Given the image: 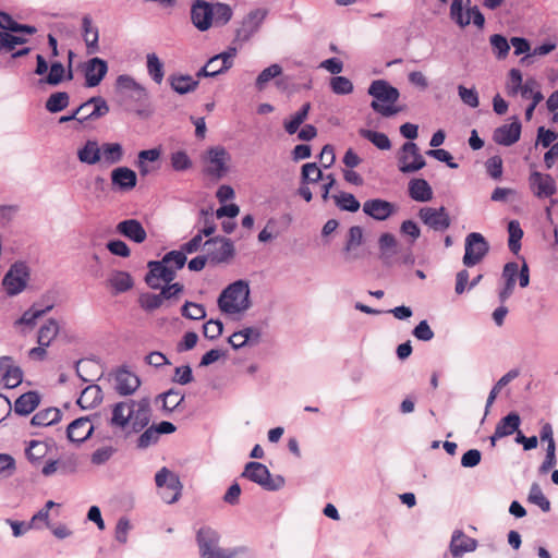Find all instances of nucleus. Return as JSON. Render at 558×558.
I'll use <instances>...</instances> for the list:
<instances>
[{
    "mask_svg": "<svg viewBox=\"0 0 558 558\" xmlns=\"http://www.w3.org/2000/svg\"><path fill=\"white\" fill-rule=\"evenodd\" d=\"M220 532L209 525L201 526L195 533L199 558H256L246 546L225 547Z\"/></svg>",
    "mask_w": 558,
    "mask_h": 558,
    "instance_id": "1",
    "label": "nucleus"
},
{
    "mask_svg": "<svg viewBox=\"0 0 558 558\" xmlns=\"http://www.w3.org/2000/svg\"><path fill=\"white\" fill-rule=\"evenodd\" d=\"M250 284L240 279L230 283L218 298V306L226 314H240L247 311L252 303L250 300Z\"/></svg>",
    "mask_w": 558,
    "mask_h": 558,
    "instance_id": "2",
    "label": "nucleus"
},
{
    "mask_svg": "<svg viewBox=\"0 0 558 558\" xmlns=\"http://www.w3.org/2000/svg\"><path fill=\"white\" fill-rule=\"evenodd\" d=\"M368 94L374 98L371 102L372 109L383 117H392L400 109L395 106L400 97L398 88L385 80L373 81L368 87Z\"/></svg>",
    "mask_w": 558,
    "mask_h": 558,
    "instance_id": "3",
    "label": "nucleus"
},
{
    "mask_svg": "<svg viewBox=\"0 0 558 558\" xmlns=\"http://www.w3.org/2000/svg\"><path fill=\"white\" fill-rule=\"evenodd\" d=\"M241 477L246 478L263 489L276 492L284 486V477L281 475L272 476L268 468L260 462H247L244 466Z\"/></svg>",
    "mask_w": 558,
    "mask_h": 558,
    "instance_id": "4",
    "label": "nucleus"
},
{
    "mask_svg": "<svg viewBox=\"0 0 558 558\" xmlns=\"http://www.w3.org/2000/svg\"><path fill=\"white\" fill-rule=\"evenodd\" d=\"M109 112L107 101L100 96H94L80 105L71 114L59 118V123L63 124L70 121L84 123L86 121H95L105 117Z\"/></svg>",
    "mask_w": 558,
    "mask_h": 558,
    "instance_id": "5",
    "label": "nucleus"
},
{
    "mask_svg": "<svg viewBox=\"0 0 558 558\" xmlns=\"http://www.w3.org/2000/svg\"><path fill=\"white\" fill-rule=\"evenodd\" d=\"M471 0H452L450 5V19L461 28L468 26L471 22L478 27L483 28L485 24V17L480 9L469 7Z\"/></svg>",
    "mask_w": 558,
    "mask_h": 558,
    "instance_id": "6",
    "label": "nucleus"
},
{
    "mask_svg": "<svg viewBox=\"0 0 558 558\" xmlns=\"http://www.w3.org/2000/svg\"><path fill=\"white\" fill-rule=\"evenodd\" d=\"M155 483L161 489L160 497L165 502L171 505L180 499L182 483L179 476L168 468L163 466L156 473Z\"/></svg>",
    "mask_w": 558,
    "mask_h": 558,
    "instance_id": "7",
    "label": "nucleus"
},
{
    "mask_svg": "<svg viewBox=\"0 0 558 558\" xmlns=\"http://www.w3.org/2000/svg\"><path fill=\"white\" fill-rule=\"evenodd\" d=\"M489 252V243L478 232H471L465 238L463 264L473 267L481 263Z\"/></svg>",
    "mask_w": 558,
    "mask_h": 558,
    "instance_id": "8",
    "label": "nucleus"
},
{
    "mask_svg": "<svg viewBox=\"0 0 558 558\" xmlns=\"http://www.w3.org/2000/svg\"><path fill=\"white\" fill-rule=\"evenodd\" d=\"M28 278L29 270L25 263L13 264L2 280L7 294L14 296L21 293L26 288Z\"/></svg>",
    "mask_w": 558,
    "mask_h": 558,
    "instance_id": "9",
    "label": "nucleus"
},
{
    "mask_svg": "<svg viewBox=\"0 0 558 558\" xmlns=\"http://www.w3.org/2000/svg\"><path fill=\"white\" fill-rule=\"evenodd\" d=\"M425 165L426 161L414 142H407L402 145L398 157V168L402 173L416 172Z\"/></svg>",
    "mask_w": 558,
    "mask_h": 558,
    "instance_id": "10",
    "label": "nucleus"
},
{
    "mask_svg": "<svg viewBox=\"0 0 558 558\" xmlns=\"http://www.w3.org/2000/svg\"><path fill=\"white\" fill-rule=\"evenodd\" d=\"M205 255L209 263L217 265L228 262L234 255V245L230 239L214 238L204 243Z\"/></svg>",
    "mask_w": 558,
    "mask_h": 558,
    "instance_id": "11",
    "label": "nucleus"
},
{
    "mask_svg": "<svg viewBox=\"0 0 558 558\" xmlns=\"http://www.w3.org/2000/svg\"><path fill=\"white\" fill-rule=\"evenodd\" d=\"M147 267L148 272L145 276V282L151 289L157 290L161 288V282L170 283L175 278L174 269L163 263L162 258L148 262Z\"/></svg>",
    "mask_w": 558,
    "mask_h": 558,
    "instance_id": "12",
    "label": "nucleus"
},
{
    "mask_svg": "<svg viewBox=\"0 0 558 558\" xmlns=\"http://www.w3.org/2000/svg\"><path fill=\"white\" fill-rule=\"evenodd\" d=\"M266 9H255L250 11L242 20L240 27L235 31V41L245 43L258 32L267 16Z\"/></svg>",
    "mask_w": 558,
    "mask_h": 558,
    "instance_id": "13",
    "label": "nucleus"
},
{
    "mask_svg": "<svg viewBox=\"0 0 558 558\" xmlns=\"http://www.w3.org/2000/svg\"><path fill=\"white\" fill-rule=\"evenodd\" d=\"M418 217L424 225L434 231H446L451 223L450 217L442 206L439 208L423 207L418 211Z\"/></svg>",
    "mask_w": 558,
    "mask_h": 558,
    "instance_id": "14",
    "label": "nucleus"
},
{
    "mask_svg": "<svg viewBox=\"0 0 558 558\" xmlns=\"http://www.w3.org/2000/svg\"><path fill=\"white\" fill-rule=\"evenodd\" d=\"M230 159L228 151L221 147H211L207 151L208 166L205 169L206 174L215 179H221L228 171L227 162Z\"/></svg>",
    "mask_w": 558,
    "mask_h": 558,
    "instance_id": "15",
    "label": "nucleus"
},
{
    "mask_svg": "<svg viewBox=\"0 0 558 558\" xmlns=\"http://www.w3.org/2000/svg\"><path fill=\"white\" fill-rule=\"evenodd\" d=\"M529 185L537 198L551 197L557 192V184L555 179L548 173L538 171L531 172L529 177Z\"/></svg>",
    "mask_w": 558,
    "mask_h": 558,
    "instance_id": "16",
    "label": "nucleus"
},
{
    "mask_svg": "<svg viewBox=\"0 0 558 558\" xmlns=\"http://www.w3.org/2000/svg\"><path fill=\"white\" fill-rule=\"evenodd\" d=\"M214 20L211 12V3L205 0H195L191 5V21L193 25L201 32L210 28Z\"/></svg>",
    "mask_w": 558,
    "mask_h": 558,
    "instance_id": "17",
    "label": "nucleus"
},
{
    "mask_svg": "<svg viewBox=\"0 0 558 558\" xmlns=\"http://www.w3.org/2000/svg\"><path fill=\"white\" fill-rule=\"evenodd\" d=\"M111 187L116 192H130L137 184V174L128 167L114 168L110 173Z\"/></svg>",
    "mask_w": 558,
    "mask_h": 558,
    "instance_id": "18",
    "label": "nucleus"
},
{
    "mask_svg": "<svg viewBox=\"0 0 558 558\" xmlns=\"http://www.w3.org/2000/svg\"><path fill=\"white\" fill-rule=\"evenodd\" d=\"M108 72V63L98 57L89 59L83 65L86 87H96L100 84Z\"/></svg>",
    "mask_w": 558,
    "mask_h": 558,
    "instance_id": "19",
    "label": "nucleus"
},
{
    "mask_svg": "<svg viewBox=\"0 0 558 558\" xmlns=\"http://www.w3.org/2000/svg\"><path fill=\"white\" fill-rule=\"evenodd\" d=\"M521 122L517 117L511 123L502 124L494 131L493 140L498 145L511 146L520 140Z\"/></svg>",
    "mask_w": 558,
    "mask_h": 558,
    "instance_id": "20",
    "label": "nucleus"
},
{
    "mask_svg": "<svg viewBox=\"0 0 558 558\" xmlns=\"http://www.w3.org/2000/svg\"><path fill=\"white\" fill-rule=\"evenodd\" d=\"M150 401L148 398H143L138 401L132 400V417L130 423L133 432L137 433L144 429L150 421Z\"/></svg>",
    "mask_w": 558,
    "mask_h": 558,
    "instance_id": "21",
    "label": "nucleus"
},
{
    "mask_svg": "<svg viewBox=\"0 0 558 558\" xmlns=\"http://www.w3.org/2000/svg\"><path fill=\"white\" fill-rule=\"evenodd\" d=\"M363 211L365 215L372 217L375 220L384 221L387 220L396 211V207L388 201L381 198H372L364 202Z\"/></svg>",
    "mask_w": 558,
    "mask_h": 558,
    "instance_id": "22",
    "label": "nucleus"
},
{
    "mask_svg": "<svg viewBox=\"0 0 558 558\" xmlns=\"http://www.w3.org/2000/svg\"><path fill=\"white\" fill-rule=\"evenodd\" d=\"M114 379L116 390L120 396L133 395L141 385L138 376L125 368L117 371Z\"/></svg>",
    "mask_w": 558,
    "mask_h": 558,
    "instance_id": "23",
    "label": "nucleus"
},
{
    "mask_svg": "<svg viewBox=\"0 0 558 558\" xmlns=\"http://www.w3.org/2000/svg\"><path fill=\"white\" fill-rule=\"evenodd\" d=\"M116 230L119 234L138 244L147 238L146 230L137 219L122 220L117 225Z\"/></svg>",
    "mask_w": 558,
    "mask_h": 558,
    "instance_id": "24",
    "label": "nucleus"
},
{
    "mask_svg": "<svg viewBox=\"0 0 558 558\" xmlns=\"http://www.w3.org/2000/svg\"><path fill=\"white\" fill-rule=\"evenodd\" d=\"M477 541L466 536L462 531H454L450 542V553L453 558H460L465 553L474 551Z\"/></svg>",
    "mask_w": 558,
    "mask_h": 558,
    "instance_id": "25",
    "label": "nucleus"
},
{
    "mask_svg": "<svg viewBox=\"0 0 558 558\" xmlns=\"http://www.w3.org/2000/svg\"><path fill=\"white\" fill-rule=\"evenodd\" d=\"M94 425L87 417L74 420L66 429V435L72 442H83L92 435Z\"/></svg>",
    "mask_w": 558,
    "mask_h": 558,
    "instance_id": "26",
    "label": "nucleus"
},
{
    "mask_svg": "<svg viewBox=\"0 0 558 558\" xmlns=\"http://www.w3.org/2000/svg\"><path fill=\"white\" fill-rule=\"evenodd\" d=\"M168 83L171 89L179 95L193 93L199 85V81L191 75L177 73L169 75Z\"/></svg>",
    "mask_w": 558,
    "mask_h": 558,
    "instance_id": "27",
    "label": "nucleus"
},
{
    "mask_svg": "<svg viewBox=\"0 0 558 558\" xmlns=\"http://www.w3.org/2000/svg\"><path fill=\"white\" fill-rule=\"evenodd\" d=\"M40 403V395L35 391L31 390L23 395H21L14 402V412L17 415L26 416L29 415L32 412L35 411V409Z\"/></svg>",
    "mask_w": 558,
    "mask_h": 558,
    "instance_id": "28",
    "label": "nucleus"
},
{
    "mask_svg": "<svg viewBox=\"0 0 558 558\" xmlns=\"http://www.w3.org/2000/svg\"><path fill=\"white\" fill-rule=\"evenodd\" d=\"M82 31L88 53H96L99 50V31L98 27L93 24V20L89 15L83 16Z\"/></svg>",
    "mask_w": 558,
    "mask_h": 558,
    "instance_id": "29",
    "label": "nucleus"
},
{
    "mask_svg": "<svg viewBox=\"0 0 558 558\" xmlns=\"http://www.w3.org/2000/svg\"><path fill=\"white\" fill-rule=\"evenodd\" d=\"M77 159L88 166L101 162L99 143L96 140H87L85 144L77 149Z\"/></svg>",
    "mask_w": 558,
    "mask_h": 558,
    "instance_id": "30",
    "label": "nucleus"
},
{
    "mask_svg": "<svg viewBox=\"0 0 558 558\" xmlns=\"http://www.w3.org/2000/svg\"><path fill=\"white\" fill-rule=\"evenodd\" d=\"M409 195L416 202H428L433 198V190L424 179H412L409 182Z\"/></svg>",
    "mask_w": 558,
    "mask_h": 558,
    "instance_id": "31",
    "label": "nucleus"
},
{
    "mask_svg": "<svg viewBox=\"0 0 558 558\" xmlns=\"http://www.w3.org/2000/svg\"><path fill=\"white\" fill-rule=\"evenodd\" d=\"M124 150L120 143H104L100 145V159L104 165L112 166L123 159Z\"/></svg>",
    "mask_w": 558,
    "mask_h": 558,
    "instance_id": "32",
    "label": "nucleus"
},
{
    "mask_svg": "<svg viewBox=\"0 0 558 558\" xmlns=\"http://www.w3.org/2000/svg\"><path fill=\"white\" fill-rule=\"evenodd\" d=\"M132 400L118 402L112 409L111 425L125 428L132 417Z\"/></svg>",
    "mask_w": 558,
    "mask_h": 558,
    "instance_id": "33",
    "label": "nucleus"
},
{
    "mask_svg": "<svg viewBox=\"0 0 558 558\" xmlns=\"http://www.w3.org/2000/svg\"><path fill=\"white\" fill-rule=\"evenodd\" d=\"M102 401V391L98 385L87 386L77 399V404L82 409H92Z\"/></svg>",
    "mask_w": 558,
    "mask_h": 558,
    "instance_id": "34",
    "label": "nucleus"
},
{
    "mask_svg": "<svg viewBox=\"0 0 558 558\" xmlns=\"http://www.w3.org/2000/svg\"><path fill=\"white\" fill-rule=\"evenodd\" d=\"M521 424V418L518 413L510 412L508 415L502 417L496 425V436L506 437L518 432Z\"/></svg>",
    "mask_w": 558,
    "mask_h": 558,
    "instance_id": "35",
    "label": "nucleus"
},
{
    "mask_svg": "<svg viewBox=\"0 0 558 558\" xmlns=\"http://www.w3.org/2000/svg\"><path fill=\"white\" fill-rule=\"evenodd\" d=\"M62 417V413L57 408H48L41 411H38L32 417V425L34 426H49L58 423Z\"/></svg>",
    "mask_w": 558,
    "mask_h": 558,
    "instance_id": "36",
    "label": "nucleus"
},
{
    "mask_svg": "<svg viewBox=\"0 0 558 558\" xmlns=\"http://www.w3.org/2000/svg\"><path fill=\"white\" fill-rule=\"evenodd\" d=\"M108 281L117 294L129 291L134 284L131 275L121 270L113 271Z\"/></svg>",
    "mask_w": 558,
    "mask_h": 558,
    "instance_id": "37",
    "label": "nucleus"
},
{
    "mask_svg": "<svg viewBox=\"0 0 558 558\" xmlns=\"http://www.w3.org/2000/svg\"><path fill=\"white\" fill-rule=\"evenodd\" d=\"M519 376V372L517 369H511L509 371L507 374H505L497 383L496 385L492 388L489 395H488V398L486 400V405H485V415L486 416L489 412V409L490 407L493 405V403L495 402L496 398H497V395L499 393V391L505 387L507 386L511 380H513L514 378H517ZM485 417H483L482 422H484Z\"/></svg>",
    "mask_w": 558,
    "mask_h": 558,
    "instance_id": "38",
    "label": "nucleus"
},
{
    "mask_svg": "<svg viewBox=\"0 0 558 558\" xmlns=\"http://www.w3.org/2000/svg\"><path fill=\"white\" fill-rule=\"evenodd\" d=\"M363 229L360 226H353L349 229L348 239L344 245V252L348 254L349 260H354L357 255L352 252L362 244Z\"/></svg>",
    "mask_w": 558,
    "mask_h": 558,
    "instance_id": "39",
    "label": "nucleus"
},
{
    "mask_svg": "<svg viewBox=\"0 0 558 558\" xmlns=\"http://www.w3.org/2000/svg\"><path fill=\"white\" fill-rule=\"evenodd\" d=\"M157 399L161 400L162 410L170 413L177 410L184 401V395L179 390L171 388L168 391L160 393Z\"/></svg>",
    "mask_w": 558,
    "mask_h": 558,
    "instance_id": "40",
    "label": "nucleus"
},
{
    "mask_svg": "<svg viewBox=\"0 0 558 558\" xmlns=\"http://www.w3.org/2000/svg\"><path fill=\"white\" fill-rule=\"evenodd\" d=\"M64 80H65V66L61 62L54 61L50 64L47 75L39 80V84L58 86Z\"/></svg>",
    "mask_w": 558,
    "mask_h": 558,
    "instance_id": "41",
    "label": "nucleus"
},
{
    "mask_svg": "<svg viewBox=\"0 0 558 558\" xmlns=\"http://www.w3.org/2000/svg\"><path fill=\"white\" fill-rule=\"evenodd\" d=\"M59 333V324L56 319L50 318L45 323L38 331L37 342L40 345H50Z\"/></svg>",
    "mask_w": 558,
    "mask_h": 558,
    "instance_id": "42",
    "label": "nucleus"
},
{
    "mask_svg": "<svg viewBox=\"0 0 558 558\" xmlns=\"http://www.w3.org/2000/svg\"><path fill=\"white\" fill-rule=\"evenodd\" d=\"M311 110V104L305 102L299 111L291 116L290 120L284 121V130L288 134L292 135L298 132L299 128L306 120Z\"/></svg>",
    "mask_w": 558,
    "mask_h": 558,
    "instance_id": "43",
    "label": "nucleus"
},
{
    "mask_svg": "<svg viewBox=\"0 0 558 558\" xmlns=\"http://www.w3.org/2000/svg\"><path fill=\"white\" fill-rule=\"evenodd\" d=\"M147 72L156 84H161L165 76L163 63L154 52L146 56Z\"/></svg>",
    "mask_w": 558,
    "mask_h": 558,
    "instance_id": "44",
    "label": "nucleus"
},
{
    "mask_svg": "<svg viewBox=\"0 0 558 558\" xmlns=\"http://www.w3.org/2000/svg\"><path fill=\"white\" fill-rule=\"evenodd\" d=\"M378 244L381 252L380 258L385 264L389 265L390 258L397 253L396 238L391 233H383L379 238Z\"/></svg>",
    "mask_w": 558,
    "mask_h": 558,
    "instance_id": "45",
    "label": "nucleus"
},
{
    "mask_svg": "<svg viewBox=\"0 0 558 558\" xmlns=\"http://www.w3.org/2000/svg\"><path fill=\"white\" fill-rule=\"evenodd\" d=\"M70 104V96L66 92H56L46 100L45 108L51 113H57L65 109Z\"/></svg>",
    "mask_w": 558,
    "mask_h": 558,
    "instance_id": "46",
    "label": "nucleus"
},
{
    "mask_svg": "<svg viewBox=\"0 0 558 558\" xmlns=\"http://www.w3.org/2000/svg\"><path fill=\"white\" fill-rule=\"evenodd\" d=\"M508 246L513 254H518L521 248V239L523 238V230L518 220H511L508 223Z\"/></svg>",
    "mask_w": 558,
    "mask_h": 558,
    "instance_id": "47",
    "label": "nucleus"
},
{
    "mask_svg": "<svg viewBox=\"0 0 558 558\" xmlns=\"http://www.w3.org/2000/svg\"><path fill=\"white\" fill-rule=\"evenodd\" d=\"M51 310L52 305H47L45 308H37L34 304L31 308L23 313V315L15 322V325L35 326L36 320Z\"/></svg>",
    "mask_w": 558,
    "mask_h": 558,
    "instance_id": "48",
    "label": "nucleus"
},
{
    "mask_svg": "<svg viewBox=\"0 0 558 558\" xmlns=\"http://www.w3.org/2000/svg\"><path fill=\"white\" fill-rule=\"evenodd\" d=\"M337 207L341 210L355 213L360 209L361 204L351 193L341 192L338 195L332 196Z\"/></svg>",
    "mask_w": 558,
    "mask_h": 558,
    "instance_id": "49",
    "label": "nucleus"
},
{
    "mask_svg": "<svg viewBox=\"0 0 558 558\" xmlns=\"http://www.w3.org/2000/svg\"><path fill=\"white\" fill-rule=\"evenodd\" d=\"M360 134L362 137L374 144L378 149L388 150L391 147V142L385 133L372 130H361Z\"/></svg>",
    "mask_w": 558,
    "mask_h": 558,
    "instance_id": "50",
    "label": "nucleus"
},
{
    "mask_svg": "<svg viewBox=\"0 0 558 558\" xmlns=\"http://www.w3.org/2000/svg\"><path fill=\"white\" fill-rule=\"evenodd\" d=\"M527 500L541 508L542 511L548 512L550 510V502L543 494L541 486L533 483L530 487Z\"/></svg>",
    "mask_w": 558,
    "mask_h": 558,
    "instance_id": "51",
    "label": "nucleus"
},
{
    "mask_svg": "<svg viewBox=\"0 0 558 558\" xmlns=\"http://www.w3.org/2000/svg\"><path fill=\"white\" fill-rule=\"evenodd\" d=\"M170 165L174 171L183 172L191 169L193 162L186 151L177 150L170 155Z\"/></svg>",
    "mask_w": 558,
    "mask_h": 558,
    "instance_id": "52",
    "label": "nucleus"
},
{
    "mask_svg": "<svg viewBox=\"0 0 558 558\" xmlns=\"http://www.w3.org/2000/svg\"><path fill=\"white\" fill-rule=\"evenodd\" d=\"M282 73V68L275 63V64H271L269 65L268 68L264 69L257 76L256 78V82H255V86L258 90H263L266 86V84L279 76L280 74Z\"/></svg>",
    "mask_w": 558,
    "mask_h": 558,
    "instance_id": "53",
    "label": "nucleus"
},
{
    "mask_svg": "<svg viewBox=\"0 0 558 558\" xmlns=\"http://www.w3.org/2000/svg\"><path fill=\"white\" fill-rule=\"evenodd\" d=\"M211 12H214V20L217 25H226L232 17V9L229 4L217 2L211 4Z\"/></svg>",
    "mask_w": 558,
    "mask_h": 558,
    "instance_id": "54",
    "label": "nucleus"
},
{
    "mask_svg": "<svg viewBox=\"0 0 558 558\" xmlns=\"http://www.w3.org/2000/svg\"><path fill=\"white\" fill-rule=\"evenodd\" d=\"M48 451V446L44 441L31 440L25 450V454L31 462H37L43 459Z\"/></svg>",
    "mask_w": 558,
    "mask_h": 558,
    "instance_id": "55",
    "label": "nucleus"
},
{
    "mask_svg": "<svg viewBox=\"0 0 558 558\" xmlns=\"http://www.w3.org/2000/svg\"><path fill=\"white\" fill-rule=\"evenodd\" d=\"M181 314L185 318L201 320L206 317V310L202 304L186 301L181 308Z\"/></svg>",
    "mask_w": 558,
    "mask_h": 558,
    "instance_id": "56",
    "label": "nucleus"
},
{
    "mask_svg": "<svg viewBox=\"0 0 558 558\" xmlns=\"http://www.w3.org/2000/svg\"><path fill=\"white\" fill-rule=\"evenodd\" d=\"M2 380L5 388L13 389L17 387L23 380V371L20 366L13 365L2 375Z\"/></svg>",
    "mask_w": 558,
    "mask_h": 558,
    "instance_id": "57",
    "label": "nucleus"
},
{
    "mask_svg": "<svg viewBox=\"0 0 558 558\" xmlns=\"http://www.w3.org/2000/svg\"><path fill=\"white\" fill-rule=\"evenodd\" d=\"M330 88L337 95H348L353 92V84L345 76H333L330 80Z\"/></svg>",
    "mask_w": 558,
    "mask_h": 558,
    "instance_id": "58",
    "label": "nucleus"
},
{
    "mask_svg": "<svg viewBox=\"0 0 558 558\" xmlns=\"http://www.w3.org/2000/svg\"><path fill=\"white\" fill-rule=\"evenodd\" d=\"M489 43L498 59H504L507 57L510 46L505 36L500 34H494L490 36Z\"/></svg>",
    "mask_w": 558,
    "mask_h": 558,
    "instance_id": "59",
    "label": "nucleus"
},
{
    "mask_svg": "<svg viewBox=\"0 0 558 558\" xmlns=\"http://www.w3.org/2000/svg\"><path fill=\"white\" fill-rule=\"evenodd\" d=\"M138 303L143 310L151 312L159 308L162 305L163 301L159 293H142L140 295Z\"/></svg>",
    "mask_w": 558,
    "mask_h": 558,
    "instance_id": "60",
    "label": "nucleus"
},
{
    "mask_svg": "<svg viewBox=\"0 0 558 558\" xmlns=\"http://www.w3.org/2000/svg\"><path fill=\"white\" fill-rule=\"evenodd\" d=\"M163 263H166L169 266H172L174 269V272L177 274V270L183 268V266L186 263V255L185 253L181 251H170L162 257Z\"/></svg>",
    "mask_w": 558,
    "mask_h": 558,
    "instance_id": "61",
    "label": "nucleus"
},
{
    "mask_svg": "<svg viewBox=\"0 0 558 558\" xmlns=\"http://www.w3.org/2000/svg\"><path fill=\"white\" fill-rule=\"evenodd\" d=\"M322 170L315 162H308L302 167V180L305 183H316L322 179Z\"/></svg>",
    "mask_w": 558,
    "mask_h": 558,
    "instance_id": "62",
    "label": "nucleus"
},
{
    "mask_svg": "<svg viewBox=\"0 0 558 558\" xmlns=\"http://www.w3.org/2000/svg\"><path fill=\"white\" fill-rule=\"evenodd\" d=\"M458 94L463 104L471 108H476L480 105L478 94L475 88H466L463 85L458 86Z\"/></svg>",
    "mask_w": 558,
    "mask_h": 558,
    "instance_id": "63",
    "label": "nucleus"
},
{
    "mask_svg": "<svg viewBox=\"0 0 558 558\" xmlns=\"http://www.w3.org/2000/svg\"><path fill=\"white\" fill-rule=\"evenodd\" d=\"M114 452L116 449L112 446L100 447L93 452L90 461L95 465L105 464L107 461L110 460Z\"/></svg>",
    "mask_w": 558,
    "mask_h": 558,
    "instance_id": "64",
    "label": "nucleus"
}]
</instances>
